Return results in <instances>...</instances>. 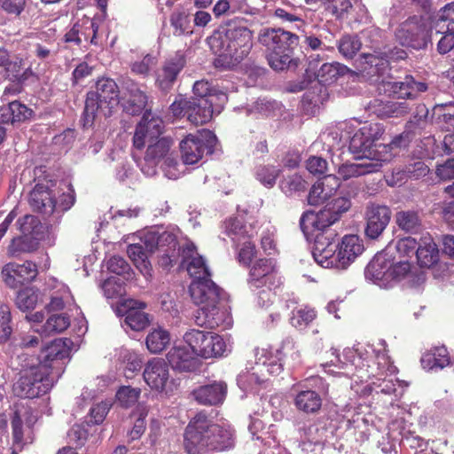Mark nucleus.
Returning a JSON list of instances; mask_svg holds the SVG:
<instances>
[{
    "mask_svg": "<svg viewBox=\"0 0 454 454\" xmlns=\"http://www.w3.org/2000/svg\"><path fill=\"white\" fill-rule=\"evenodd\" d=\"M207 42L217 55L215 67L231 69L249 54L253 46V34L244 19H234L225 23L223 35L215 33Z\"/></svg>",
    "mask_w": 454,
    "mask_h": 454,
    "instance_id": "1",
    "label": "nucleus"
},
{
    "mask_svg": "<svg viewBox=\"0 0 454 454\" xmlns=\"http://www.w3.org/2000/svg\"><path fill=\"white\" fill-rule=\"evenodd\" d=\"M184 447L189 454H201L207 450L223 451L234 446V430L212 423L206 413L199 412L187 425Z\"/></svg>",
    "mask_w": 454,
    "mask_h": 454,
    "instance_id": "2",
    "label": "nucleus"
},
{
    "mask_svg": "<svg viewBox=\"0 0 454 454\" xmlns=\"http://www.w3.org/2000/svg\"><path fill=\"white\" fill-rule=\"evenodd\" d=\"M163 131V120L151 110H146L136 126L132 139L133 146L137 150L144 149L147 144L145 155L146 161L157 164L165 158L166 160H173L169 155L174 142L169 137H161Z\"/></svg>",
    "mask_w": 454,
    "mask_h": 454,
    "instance_id": "3",
    "label": "nucleus"
},
{
    "mask_svg": "<svg viewBox=\"0 0 454 454\" xmlns=\"http://www.w3.org/2000/svg\"><path fill=\"white\" fill-rule=\"evenodd\" d=\"M259 42L270 51L267 59L270 67L282 71L294 62V51L299 44V36L282 28H264Z\"/></svg>",
    "mask_w": 454,
    "mask_h": 454,
    "instance_id": "4",
    "label": "nucleus"
},
{
    "mask_svg": "<svg viewBox=\"0 0 454 454\" xmlns=\"http://www.w3.org/2000/svg\"><path fill=\"white\" fill-rule=\"evenodd\" d=\"M95 88V90H90L86 95L84 127L91 126L99 114L105 117L110 116L113 108L119 104L120 90L114 79L101 77L97 81Z\"/></svg>",
    "mask_w": 454,
    "mask_h": 454,
    "instance_id": "5",
    "label": "nucleus"
},
{
    "mask_svg": "<svg viewBox=\"0 0 454 454\" xmlns=\"http://www.w3.org/2000/svg\"><path fill=\"white\" fill-rule=\"evenodd\" d=\"M255 364L266 369L270 375H278L284 366L294 368L301 363V352L293 338L287 337L277 349V356L265 348L256 349Z\"/></svg>",
    "mask_w": 454,
    "mask_h": 454,
    "instance_id": "6",
    "label": "nucleus"
},
{
    "mask_svg": "<svg viewBox=\"0 0 454 454\" xmlns=\"http://www.w3.org/2000/svg\"><path fill=\"white\" fill-rule=\"evenodd\" d=\"M54 383L50 370L43 364H37L23 372L13 390L20 397L33 399L47 394Z\"/></svg>",
    "mask_w": 454,
    "mask_h": 454,
    "instance_id": "7",
    "label": "nucleus"
},
{
    "mask_svg": "<svg viewBox=\"0 0 454 454\" xmlns=\"http://www.w3.org/2000/svg\"><path fill=\"white\" fill-rule=\"evenodd\" d=\"M431 31L425 18L412 15L401 22L395 32L396 42L405 48L422 50L431 41Z\"/></svg>",
    "mask_w": 454,
    "mask_h": 454,
    "instance_id": "8",
    "label": "nucleus"
},
{
    "mask_svg": "<svg viewBox=\"0 0 454 454\" xmlns=\"http://www.w3.org/2000/svg\"><path fill=\"white\" fill-rule=\"evenodd\" d=\"M183 339L197 357L217 358L226 352L227 346L223 338L212 332L190 329L185 332Z\"/></svg>",
    "mask_w": 454,
    "mask_h": 454,
    "instance_id": "9",
    "label": "nucleus"
},
{
    "mask_svg": "<svg viewBox=\"0 0 454 454\" xmlns=\"http://www.w3.org/2000/svg\"><path fill=\"white\" fill-rule=\"evenodd\" d=\"M301 386L303 388L295 395L294 406L308 415L318 413L323 403L321 395L328 392V384L322 377L312 376L306 379Z\"/></svg>",
    "mask_w": 454,
    "mask_h": 454,
    "instance_id": "10",
    "label": "nucleus"
},
{
    "mask_svg": "<svg viewBox=\"0 0 454 454\" xmlns=\"http://www.w3.org/2000/svg\"><path fill=\"white\" fill-rule=\"evenodd\" d=\"M215 144L216 137L208 129L199 131L196 135H187L179 144L184 163L195 164L200 160L205 154H212Z\"/></svg>",
    "mask_w": 454,
    "mask_h": 454,
    "instance_id": "11",
    "label": "nucleus"
},
{
    "mask_svg": "<svg viewBox=\"0 0 454 454\" xmlns=\"http://www.w3.org/2000/svg\"><path fill=\"white\" fill-rule=\"evenodd\" d=\"M250 290L255 292L264 286L278 287L281 278L278 273L277 262L273 258L256 259L250 266L247 276Z\"/></svg>",
    "mask_w": 454,
    "mask_h": 454,
    "instance_id": "12",
    "label": "nucleus"
},
{
    "mask_svg": "<svg viewBox=\"0 0 454 454\" xmlns=\"http://www.w3.org/2000/svg\"><path fill=\"white\" fill-rule=\"evenodd\" d=\"M346 362H341L338 355L335 356L336 362H340L343 365L341 368L354 367V372L358 373L359 378H371L375 377L381 373L380 369L377 368V361L373 355L370 354L368 350L357 345L353 349L346 350L344 353Z\"/></svg>",
    "mask_w": 454,
    "mask_h": 454,
    "instance_id": "13",
    "label": "nucleus"
},
{
    "mask_svg": "<svg viewBox=\"0 0 454 454\" xmlns=\"http://www.w3.org/2000/svg\"><path fill=\"white\" fill-rule=\"evenodd\" d=\"M37 275V265L32 261H25L22 263L11 262L4 264L1 270L4 283L12 289L32 282Z\"/></svg>",
    "mask_w": 454,
    "mask_h": 454,
    "instance_id": "14",
    "label": "nucleus"
},
{
    "mask_svg": "<svg viewBox=\"0 0 454 454\" xmlns=\"http://www.w3.org/2000/svg\"><path fill=\"white\" fill-rule=\"evenodd\" d=\"M73 341L68 338H59L52 340L41 350L38 364H43L51 374H54V370L57 369L58 376H59V371L64 364L63 361L69 357Z\"/></svg>",
    "mask_w": 454,
    "mask_h": 454,
    "instance_id": "15",
    "label": "nucleus"
},
{
    "mask_svg": "<svg viewBox=\"0 0 454 454\" xmlns=\"http://www.w3.org/2000/svg\"><path fill=\"white\" fill-rule=\"evenodd\" d=\"M10 419L12 443L14 446L21 448L25 444L23 420L27 428H32L37 421V416L30 406L20 402L12 406Z\"/></svg>",
    "mask_w": 454,
    "mask_h": 454,
    "instance_id": "16",
    "label": "nucleus"
},
{
    "mask_svg": "<svg viewBox=\"0 0 454 454\" xmlns=\"http://www.w3.org/2000/svg\"><path fill=\"white\" fill-rule=\"evenodd\" d=\"M337 233L331 227H326L317 233L310 236L314 239L312 254L315 261L324 268H331V258L336 252L335 238Z\"/></svg>",
    "mask_w": 454,
    "mask_h": 454,
    "instance_id": "17",
    "label": "nucleus"
},
{
    "mask_svg": "<svg viewBox=\"0 0 454 454\" xmlns=\"http://www.w3.org/2000/svg\"><path fill=\"white\" fill-rule=\"evenodd\" d=\"M98 33L97 21L85 16L73 24L64 35L63 41L66 43L80 46L83 37V40L90 42L91 45L100 46Z\"/></svg>",
    "mask_w": 454,
    "mask_h": 454,
    "instance_id": "18",
    "label": "nucleus"
},
{
    "mask_svg": "<svg viewBox=\"0 0 454 454\" xmlns=\"http://www.w3.org/2000/svg\"><path fill=\"white\" fill-rule=\"evenodd\" d=\"M336 246V252L331 258V268L347 269L364 251V245L357 235H345Z\"/></svg>",
    "mask_w": 454,
    "mask_h": 454,
    "instance_id": "19",
    "label": "nucleus"
},
{
    "mask_svg": "<svg viewBox=\"0 0 454 454\" xmlns=\"http://www.w3.org/2000/svg\"><path fill=\"white\" fill-rule=\"evenodd\" d=\"M181 264L184 266L193 280H203L211 278L209 269L204 258L198 254L192 242H186L180 249Z\"/></svg>",
    "mask_w": 454,
    "mask_h": 454,
    "instance_id": "20",
    "label": "nucleus"
},
{
    "mask_svg": "<svg viewBox=\"0 0 454 454\" xmlns=\"http://www.w3.org/2000/svg\"><path fill=\"white\" fill-rule=\"evenodd\" d=\"M185 65L186 57L181 51H177L168 58L156 74V83L159 88L164 91L170 90Z\"/></svg>",
    "mask_w": 454,
    "mask_h": 454,
    "instance_id": "21",
    "label": "nucleus"
},
{
    "mask_svg": "<svg viewBox=\"0 0 454 454\" xmlns=\"http://www.w3.org/2000/svg\"><path fill=\"white\" fill-rule=\"evenodd\" d=\"M365 216V235L372 239H375L389 223L391 210L387 206L372 203L366 207Z\"/></svg>",
    "mask_w": 454,
    "mask_h": 454,
    "instance_id": "22",
    "label": "nucleus"
},
{
    "mask_svg": "<svg viewBox=\"0 0 454 454\" xmlns=\"http://www.w3.org/2000/svg\"><path fill=\"white\" fill-rule=\"evenodd\" d=\"M143 377L153 390L163 392L169 380L168 364L160 357L150 359L145 364Z\"/></svg>",
    "mask_w": 454,
    "mask_h": 454,
    "instance_id": "23",
    "label": "nucleus"
},
{
    "mask_svg": "<svg viewBox=\"0 0 454 454\" xmlns=\"http://www.w3.org/2000/svg\"><path fill=\"white\" fill-rule=\"evenodd\" d=\"M28 204L33 211L51 216L57 207L56 195L48 185L36 184L29 193Z\"/></svg>",
    "mask_w": 454,
    "mask_h": 454,
    "instance_id": "24",
    "label": "nucleus"
},
{
    "mask_svg": "<svg viewBox=\"0 0 454 454\" xmlns=\"http://www.w3.org/2000/svg\"><path fill=\"white\" fill-rule=\"evenodd\" d=\"M189 291L192 301L197 305L219 303L223 294V289L211 278L203 280H193Z\"/></svg>",
    "mask_w": 454,
    "mask_h": 454,
    "instance_id": "25",
    "label": "nucleus"
},
{
    "mask_svg": "<svg viewBox=\"0 0 454 454\" xmlns=\"http://www.w3.org/2000/svg\"><path fill=\"white\" fill-rule=\"evenodd\" d=\"M168 364L179 372H195L200 362L194 352L186 347H173L167 354Z\"/></svg>",
    "mask_w": 454,
    "mask_h": 454,
    "instance_id": "26",
    "label": "nucleus"
},
{
    "mask_svg": "<svg viewBox=\"0 0 454 454\" xmlns=\"http://www.w3.org/2000/svg\"><path fill=\"white\" fill-rule=\"evenodd\" d=\"M226 393L227 385L223 381H215L195 388L192 395L200 404L212 406L222 403Z\"/></svg>",
    "mask_w": 454,
    "mask_h": 454,
    "instance_id": "27",
    "label": "nucleus"
},
{
    "mask_svg": "<svg viewBox=\"0 0 454 454\" xmlns=\"http://www.w3.org/2000/svg\"><path fill=\"white\" fill-rule=\"evenodd\" d=\"M388 90L396 98H415L427 90V84L416 82L411 75H406L403 81L388 82Z\"/></svg>",
    "mask_w": 454,
    "mask_h": 454,
    "instance_id": "28",
    "label": "nucleus"
},
{
    "mask_svg": "<svg viewBox=\"0 0 454 454\" xmlns=\"http://www.w3.org/2000/svg\"><path fill=\"white\" fill-rule=\"evenodd\" d=\"M382 163L379 160H367L359 163H343L337 169L338 178L348 181L380 170Z\"/></svg>",
    "mask_w": 454,
    "mask_h": 454,
    "instance_id": "29",
    "label": "nucleus"
},
{
    "mask_svg": "<svg viewBox=\"0 0 454 454\" xmlns=\"http://www.w3.org/2000/svg\"><path fill=\"white\" fill-rule=\"evenodd\" d=\"M327 215H329V213L323 209L317 213L306 211L302 214L300 219V226L307 239H309L310 236H313L323 229L333 225Z\"/></svg>",
    "mask_w": 454,
    "mask_h": 454,
    "instance_id": "30",
    "label": "nucleus"
},
{
    "mask_svg": "<svg viewBox=\"0 0 454 454\" xmlns=\"http://www.w3.org/2000/svg\"><path fill=\"white\" fill-rule=\"evenodd\" d=\"M219 303L200 305L194 316L198 326L215 329L224 322V311L221 310Z\"/></svg>",
    "mask_w": 454,
    "mask_h": 454,
    "instance_id": "31",
    "label": "nucleus"
},
{
    "mask_svg": "<svg viewBox=\"0 0 454 454\" xmlns=\"http://www.w3.org/2000/svg\"><path fill=\"white\" fill-rule=\"evenodd\" d=\"M144 244L149 253H153L154 250L172 252L176 250L178 241L176 236L170 231L161 233L153 231L145 235Z\"/></svg>",
    "mask_w": 454,
    "mask_h": 454,
    "instance_id": "32",
    "label": "nucleus"
},
{
    "mask_svg": "<svg viewBox=\"0 0 454 454\" xmlns=\"http://www.w3.org/2000/svg\"><path fill=\"white\" fill-rule=\"evenodd\" d=\"M187 120L195 126L203 125L213 117V102L209 98H190Z\"/></svg>",
    "mask_w": 454,
    "mask_h": 454,
    "instance_id": "33",
    "label": "nucleus"
},
{
    "mask_svg": "<svg viewBox=\"0 0 454 454\" xmlns=\"http://www.w3.org/2000/svg\"><path fill=\"white\" fill-rule=\"evenodd\" d=\"M127 94L123 103V109L131 115H138L147 104L146 94L133 82H126Z\"/></svg>",
    "mask_w": 454,
    "mask_h": 454,
    "instance_id": "34",
    "label": "nucleus"
},
{
    "mask_svg": "<svg viewBox=\"0 0 454 454\" xmlns=\"http://www.w3.org/2000/svg\"><path fill=\"white\" fill-rule=\"evenodd\" d=\"M390 259L386 254H376L365 268V277L380 285L389 281Z\"/></svg>",
    "mask_w": 454,
    "mask_h": 454,
    "instance_id": "35",
    "label": "nucleus"
},
{
    "mask_svg": "<svg viewBox=\"0 0 454 454\" xmlns=\"http://www.w3.org/2000/svg\"><path fill=\"white\" fill-rule=\"evenodd\" d=\"M420 362L424 369L430 371L445 368L451 364V359L445 346H437L427 350L422 355Z\"/></svg>",
    "mask_w": 454,
    "mask_h": 454,
    "instance_id": "36",
    "label": "nucleus"
},
{
    "mask_svg": "<svg viewBox=\"0 0 454 454\" xmlns=\"http://www.w3.org/2000/svg\"><path fill=\"white\" fill-rule=\"evenodd\" d=\"M395 223L406 233L419 234L423 231L422 215L418 210H401L395 214Z\"/></svg>",
    "mask_w": 454,
    "mask_h": 454,
    "instance_id": "37",
    "label": "nucleus"
},
{
    "mask_svg": "<svg viewBox=\"0 0 454 454\" xmlns=\"http://www.w3.org/2000/svg\"><path fill=\"white\" fill-rule=\"evenodd\" d=\"M418 264L421 268H430L439 261V249L430 235L421 239L416 254Z\"/></svg>",
    "mask_w": 454,
    "mask_h": 454,
    "instance_id": "38",
    "label": "nucleus"
},
{
    "mask_svg": "<svg viewBox=\"0 0 454 454\" xmlns=\"http://www.w3.org/2000/svg\"><path fill=\"white\" fill-rule=\"evenodd\" d=\"M174 36L191 35L193 33L190 13L183 7L176 8L169 15Z\"/></svg>",
    "mask_w": 454,
    "mask_h": 454,
    "instance_id": "39",
    "label": "nucleus"
},
{
    "mask_svg": "<svg viewBox=\"0 0 454 454\" xmlns=\"http://www.w3.org/2000/svg\"><path fill=\"white\" fill-rule=\"evenodd\" d=\"M39 239L23 234L13 238L7 247V254L11 257H18L21 254L34 252L38 247Z\"/></svg>",
    "mask_w": 454,
    "mask_h": 454,
    "instance_id": "40",
    "label": "nucleus"
},
{
    "mask_svg": "<svg viewBox=\"0 0 454 454\" xmlns=\"http://www.w3.org/2000/svg\"><path fill=\"white\" fill-rule=\"evenodd\" d=\"M149 251L140 244H131L128 247L127 253L140 272L146 276L151 274L152 265L148 260Z\"/></svg>",
    "mask_w": 454,
    "mask_h": 454,
    "instance_id": "41",
    "label": "nucleus"
},
{
    "mask_svg": "<svg viewBox=\"0 0 454 454\" xmlns=\"http://www.w3.org/2000/svg\"><path fill=\"white\" fill-rule=\"evenodd\" d=\"M374 110L380 118H398L409 113V106L406 102L380 101Z\"/></svg>",
    "mask_w": 454,
    "mask_h": 454,
    "instance_id": "42",
    "label": "nucleus"
},
{
    "mask_svg": "<svg viewBox=\"0 0 454 454\" xmlns=\"http://www.w3.org/2000/svg\"><path fill=\"white\" fill-rule=\"evenodd\" d=\"M347 67L340 63H325L317 73V79L323 85H329L343 75Z\"/></svg>",
    "mask_w": 454,
    "mask_h": 454,
    "instance_id": "43",
    "label": "nucleus"
},
{
    "mask_svg": "<svg viewBox=\"0 0 454 454\" xmlns=\"http://www.w3.org/2000/svg\"><path fill=\"white\" fill-rule=\"evenodd\" d=\"M170 342V334L162 328L154 329L146 337L145 343L151 353L158 354L162 352Z\"/></svg>",
    "mask_w": 454,
    "mask_h": 454,
    "instance_id": "44",
    "label": "nucleus"
},
{
    "mask_svg": "<svg viewBox=\"0 0 454 454\" xmlns=\"http://www.w3.org/2000/svg\"><path fill=\"white\" fill-rule=\"evenodd\" d=\"M18 229L23 235L40 238L43 234V225L35 215H26L17 221Z\"/></svg>",
    "mask_w": 454,
    "mask_h": 454,
    "instance_id": "45",
    "label": "nucleus"
},
{
    "mask_svg": "<svg viewBox=\"0 0 454 454\" xmlns=\"http://www.w3.org/2000/svg\"><path fill=\"white\" fill-rule=\"evenodd\" d=\"M39 292L33 287H26L17 293L15 304L17 308L25 312L32 310L38 302Z\"/></svg>",
    "mask_w": 454,
    "mask_h": 454,
    "instance_id": "46",
    "label": "nucleus"
},
{
    "mask_svg": "<svg viewBox=\"0 0 454 454\" xmlns=\"http://www.w3.org/2000/svg\"><path fill=\"white\" fill-rule=\"evenodd\" d=\"M351 200L348 197H338L328 202L323 208L324 211H327L329 215L327 217L331 220L333 224L340 218L343 213L348 211L351 207Z\"/></svg>",
    "mask_w": 454,
    "mask_h": 454,
    "instance_id": "47",
    "label": "nucleus"
},
{
    "mask_svg": "<svg viewBox=\"0 0 454 454\" xmlns=\"http://www.w3.org/2000/svg\"><path fill=\"white\" fill-rule=\"evenodd\" d=\"M317 317V313L314 309L307 306L296 308L292 311L290 317L291 325L299 329H305Z\"/></svg>",
    "mask_w": 454,
    "mask_h": 454,
    "instance_id": "48",
    "label": "nucleus"
},
{
    "mask_svg": "<svg viewBox=\"0 0 454 454\" xmlns=\"http://www.w3.org/2000/svg\"><path fill=\"white\" fill-rule=\"evenodd\" d=\"M224 230L228 237L234 242H240L247 238L250 239L252 235L248 234L247 226L238 218H229L224 222Z\"/></svg>",
    "mask_w": 454,
    "mask_h": 454,
    "instance_id": "49",
    "label": "nucleus"
},
{
    "mask_svg": "<svg viewBox=\"0 0 454 454\" xmlns=\"http://www.w3.org/2000/svg\"><path fill=\"white\" fill-rule=\"evenodd\" d=\"M362 43L357 35H344L338 43L339 52L346 59H352L361 49Z\"/></svg>",
    "mask_w": 454,
    "mask_h": 454,
    "instance_id": "50",
    "label": "nucleus"
},
{
    "mask_svg": "<svg viewBox=\"0 0 454 454\" xmlns=\"http://www.w3.org/2000/svg\"><path fill=\"white\" fill-rule=\"evenodd\" d=\"M125 324L134 331H142L149 325L148 314L141 309H130L125 316Z\"/></svg>",
    "mask_w": 454,
    "mask_h": 454,
    "instance_id": "51",
    "label": "nucleus"
},
{
    "mask_svg": "<svg viewBox=\"0 0 454 454\" xmlns=\"http://www.w3.org/2000/svg\"><path fill=\"white\" fill-rule=\"evenodd\" d=\"M280 169L273 165H260L256 168V179L267 187H272L276 184Z\"/></svg>",
    "mask_w": 454,
    "mask_h": 454,
    "instance_id": "52",
    "label": "nucleus"
},
{
    "mask_svg": "<svg viewBox=\"0 0 454 454\" xmlns=\"http://www.w3.org/2000/svg\"><path fill=\"white\" fill-rule=\"evenodd\" d=\"M70 325V318L66 314L51 315L45 322L43 328L49 333H59L64 332Z\"/></svg>",
    "mask_w": 454,
    "mask_h": 454,
    "instance_id": "53",
    "label": "nucleus"
},
{
    "mask_svg": "<svg viewBox=\"0 0 454 454\" xmlns=\"http://www.w3.org/2000/svg\"><path fill=\"white\" fill-rule=\"evenodd\" d=\"M141 394L139 387H131L130 386L121 387L116 393V399L124 408L133 406L138 400Z\"/></svg>",
    "mask_w": 454,
    "mask_h": 454,
    "instance_id": "54",
    "label": "nucleus"
},
{
    "mask_svg": "<svg viewBox=\"0 0 454 454\" xmlns=\"http://www.w3.org/2000/svg\"><path fill=\"white\" fill-rule=\"evenodd\" d=\"M373 145L363 136L359 130L356 131L349 141V150L354 154H362L359 158L367 157L366 153H370V150Z\"/></svg>",
    "mask_w": 454,
    "mask_h": 454,
    "instance_id": "55",
    "label": "nucleus"
},
{
    "mask_svg": "<svg viewBox=\"0 0 454 454\" xmlns=\"http://www.w3.org/2000/svg\"><path fill=\"white\" fill-rule=\"evenodd\" d=\"M89 436V432L84 425H74L67 432L68 442L74 444L75 448L85 444Z\"/></svg>",
    "mask_w": 454,
    "mask_h": 454,
    "instance_id": "56",
    "label": "nucleus"
},
{
    "mask_svg": "<svg viewBox=\"0 0 454 454\" xmlns=\"http://www.w3.org/2000/svg\"><path fill=\"white\" fill-rule=\"evenodd\" d=\"M363 59L364 63L369 65L371 68H374L375 71H372L374 74H380L383 72L388 67L387 56L384 53H364Z\"/></svg>",
    "mask_w": 454,
    "mask_h": 454,
    "instance_id": "57",
    "label": "nucleus"
},
{
    "mask_svg": "<svg viewBox=\"0 0 454 454\" xmlns=\"http://www.w3.org/2000/svg\"><path fill=\"white\" fill-rule=\"evenodd\" d=\"M257 254L255 245L249 239H244L241 247L238 253V261L244 266H250L254 262L253 259Z\"/></svg>",
    "mask_w": 454,
    "mask_h": 454,
    "instance_id": "58",
    "label": "nucleus"
},
{
    "mask_svg": "<svg viewBox=\"0 0 454 454\" xmlns=\"http://www.w3.org/2000/svg\"><path fill=\"white\" fill-rule=\"evenodd\" d=\"M358 130L363 136H365L372 145L382 137L385 131L383 125L379 122H366Z\"/></svg>",
    "mask_w": 454,
    "mask_h": 454,
    "instance_id": "59",
    "label": "nucleus"
},
{
    "mask_svg": "<svg viewBox=\"0 0 454 454\" xmlns=\"http://www.w3.org/2000/svg\"><path fill=\"white\" fill-rule=\"evenodd\" d=\"M325 184L318 180L312 185L308 196V201L310 205H319L331 197L325 187Z\"/></svg>",
    "mask_w": 454,
    "mask_h": 454,
    "instance_id": "60",
    "label": "nucleus"
},
{
    "mask_svg": "<svg viewBox=\"0 0 454 454\" xmlns=\"http://www.w3.org/2000/svg\"><path fill=\"white\" fill-rule=\"evenodd\" d=\"M411 270V263L408 261L394 262L390 260L389 281L399 280L404 278Z\"/></svg>",
    "mask_w": 454,
    "mask_h": 454,
    "instance_id": "61",
    "label": "nucleus"
},
{
    "mask_svg": "<svg viewBox=\"0 0 454 454\" xmlns=\"http://www.w3.org/2000/svg\"><path fill=\"white\" fill-rule=\"evenodd\" d=\"M7 76L10 79L20 80L24 75V65L22 59L15 58L13 60H10L8 58L7 63L4 64Z\"/></svg>",
    "mask_w": 454,
    "mask_h": 454,
    "instance_id": "62",
    "label": "nucleus"
},
{
    "mask_svg": "<svg viewBox=\"0 0 454 454\" xmlns=\"http://www.w3.org/2000/svg\"><path fill=\"white\" fill-rule=\"evenodd\" d=\"M322 2L327 4L326 10L336 18H340L352 6L349 0H323Z\"/></svg>",
    "mask_w": 454,
    "mask_h": 454,
    "instance_id": "63",
    "label": "nucleus"
},
{
    "mask_svg": "<svg viewBox=\"0 0 454 454\" xmlns=\"http://www.w3.org/2000/svg\"><path fill=\"white\" fill-rule=\"evenodd\" d=\"M438 21L445 22L449 30H454V2L445 4L439 10Z\"/></svg>",
    "mask_w": 454,
    "mask_h": 454,
    "instance_id": "64",
    "label": "nucleus"
}]
</instances>
